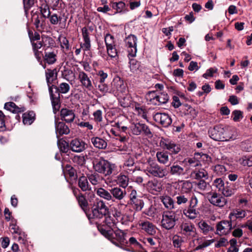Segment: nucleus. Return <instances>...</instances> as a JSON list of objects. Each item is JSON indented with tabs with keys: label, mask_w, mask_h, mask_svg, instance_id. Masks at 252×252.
I'll return each instance as SVG.
<instances>
[{
	"label": "nucleus",
	"mask_w": 252,
	"mask_h": 252,
	"mask_svg": "<svg viewBox=\"0 0 252 252\" xmlns=\"http://www.w3.org/2000/svg\"><path fill=\"white\" fill-rule=\"evenodd\" d=\"M160 199L166 208L168 209L174 208V201L171 197L168 195H162L160 197Z\"/></svg>",
	"instance_id": "obj_37"
},
{
	"label": "nucleus",
	"mask_w": 252,
	"mask_h": 252,
	"mask_svg": "<svg viewBox=\"0 0 252 252\" xmlns=\"http://www.w3.org/2000/svg\"><path fill=\"white\" fill-rule=\"evenodd\" d=\"M198 245L196 247L195 250L198 251L208 247L210 243L208 241H204L203 238H199L197 239Z\"/></svg>",
	"instance_id": "obj_55"
},
{
	"label": "nucleus",
	"mask_w": 252,
	"mask_h": 252,
	"mask_svg": "<svg viewBox=\"0 0 252 252\" xmlns=\"http://www.w3.org/2000/svg\"><path fill=\"white\" fill-rule=\"evenodd\" d=\"M105 43L107 47L115 45L114 37L109 33H107L105 36Z\"/></svg>",
	"instance_id": "obj_58"
},
{
	"label": "nucleus",
	"mask_w": 252,
	"mask_h": 252,
	"mask_svg": "<svg viewBox=\"0 0 252 252\" xmlns=\"http://www.w3.org/2000/svg\"><path fill=\"white\" fill-rule=\"evenodd\" d=\"M179 184H182V189L185 192L189 191L192 188V185L189 181L181 180L179 181Z\"/></svg>",
	"instance_id": "obj_54"
},
{
	"label": "nucleus",
	"mask_w": 252,
	"mask_h": 252,
	"mask_svg": "<svg viewBox=\"0 0 252 252\" xmlns=\"http://www.w3.org/2000/svg\"><path fill=\"white\" fill-rule=\"evenodd\" d=\"M45 2L48 4L53 9H57L60 7L59 5L61 4L62 0H44Z\"/></svg>",
	"instance_id": "obj_57"
},
{
	"label": "nucleus",
	"mask_w": 252,
	"mask_h": 252,
	"mask_svg": "<svg viewBox=\"0 0 252 252\" xmlns=\"http://www.w3.org/2000/svg\"><path fill=\"white\" fill-rule=\"evenodd\" d=\"M198 227L201 232L205 235L213 230V227L209 225L206 221L201 220L198 222Z\"/></svg>",
	"instance_id": "obj_46"
},
{
	"label": "nucleus",
	"mask_w": 252,
	"mask_h": 252,
	"mask_svg": "<svg viewBox=\"0 0 252 252\" xmlns=\"http://www.w3.org/2000/svg\"><path fill=\"white\" fill-rule=\"evenodd\" d=\"M208 172L204 169L201 167L196 170L191 172L189 177L193 179H200L202 178H208Z\"/></svg>",
	"instance_id": "obj_26"
},
{
	"label": "nucleus",
	"mask_w": 252,
	"mask_h": 252,
	"mask_svg": "<svg viewBox=\"0 0 252 252\" xmlns=\"http://www.w3.org/2000/svg\"><path fill=\"white\" fill-rule=\"evenodd\" d=\"M161 183L157 179H154L149 181L146 185V188L150 192L156 194L162 190Z\"/></svg>",
	"instance_id": "obj_21"
},
{
	"label": "nucleus",
	"mask_w": 252,
	"mask_h": 252,
	"mask_svg": "<svg viewBox=\"0 0 252 252\" xmlns=\"http://www.w3.org/2000/svg\"><path fill=\"white\" fill-rule=\"evenodd\" d=\"M158 94L155 91L149 92L146 95L147 101L151 104L156 105Z\"/></svg>",
	"instance_id": "obj_50"
},
{
	"label": "nucleus",
	"mask_w": 252,
	"mask_h": 252,
	"mask_svg": "<svg viewBox=\"0 0 252 252\" xmlns=\"http://www.w3.org/2000/svg\"><path fill=\"white\" fill-rule=\"evenodd\" d=\"M199 194L193 193L190 195L189 200V205L187 208L183 210L185 216L190 220L196 219L199 215V210L197 208L199 203Z\"/></svg>",
	"instance_id": "obj_4"
},
{
	"label": "nucleus",
	"mask_w": 252,
	"mask_h": 252,
	"mask_svg": "<svg viewBox=\"0 0 252 252\" xmlns=\"http://www.w3.org/2000/svg\"><path fill=\"white\" fill-rule=\"evenodd\" d=\"M246 216V212L245 210L237 209L233 210L229 214V218L232 220L234 219H242Z\"/></svg>",
	"instance_id": "obj_35"
},
{
	"label": "nucleus",
	"mask_w": 252,
	"mask_h": 252,
	"mask_svg": "<svg viewBox=\"0 0 252 252\" xmlns=\"http://www.w3.org/2000/svg\"><path fill=\"white\" fill-rule=\"evenodd\" d=\"M142 124L140 123H132L129 126L131 132L136 135H140L141 133V128Z\"/></svg>",
	"instance_id": "obj_49"
},
{
	"label": "nucleus",
	"mask_w": 252,
	"mask_h": 252,
	"mask_svg": "<svg viewBox=\"0 0 252 252\" xmlns=\"http://www.w3.org/2000/svg\"><path fill=\"white\" fill-rule=\"evenodd\" d=\"M223 132V127L220 126H216L209 129L208 134L209 136L214 140L222 141V139H224V137L222 136Z\"/></svg>",
	"instance_id": "obj_17"
},
{
	"label": "nucleus",
	"mask_w": 252,
	"mask_h": 252,
	"mask_svg": "<svg viewBox=\"0 0 252 252\" xmlns=\"http://www.w3.org/2000/svg\"><path fill=\"white\" fill-rule=\"evenodd\" d=\"M91 140L93 145L96 148L105 149L107 147V142L104 140L99 137H93L91 138Z\"/></svg>",
	"instance_id": "obj_32"
},
{
	"label": "nucleus",
	"mask_w": 252,
	"mask_h": 252,
	"mask_svg": "<svg viewBox=\"0 0 252 252\" xmlns=\"http://www.w3.org/2000/svg\"><path fill=\"white\" fill-rule=\"evenodd\" d=\"M225 185V184L221 178H217L215 179L213 183V185L218 189L219 191L221 192L223 188H224Z\"/></svg>",
	"instance_id": "obj_60"
},
{
	"label": "nucleus",
	"mask_w": 252,
	"mask_h": 252,
	"mask_svg": "<svg viewBox=\"0 0 252 252\" xmlns=\"http://www.w3.org/2000/svg\"><path fill=\"white\" fill-rule=\"evenodd\" d=\"M154 120L164 127H168L172 123L170 116L165 113H156L153 116Z\"/></svg>",
	"instance_id": "obj_14"
},
{
	"label": "nucleus",
	"mask_w": 252,
	"mask_h": 252,
	"mask_svg": "<svg viewBox=\"0 0 252 252\" xmlns=\"http://www.w3.org/2000/svg\"><path fill=\"white\" fill-rule=\"evenodd\" d=\"M78 186L82 191H87L86 194L90 202L95 197V194L89 184L88 177L84 176L80 177L78 179Z\"/></svg>",
	"instance_id": "obj_9"
},
{
	"label": "nucleus",
	"mask_w": 252,
	"mask_h": 252,
	"mask_svg": "<svg viewBox=\"0 0 252 252\" xmlns=\"http://www.w3.org/2000/svg\"><path fill=\"white\" fill-rule=\"evenodd\" d=\"M135 112L139 116L148 121L147 111L145 107H140L139 105L138 106H136L135 107Z\"/></svg>",
	"instance_id": "obj_52"
},
{
	"label": "nucleus",
	"mask_w": 252,
	"mask_h": 252,
	"mask_svg": "<svg viewBox=\"0 0 252 252\" xmlns=\"http://www.w3.org/2000/svg\"><path fill=\"white\" fill-rule=\"evenodd\" d=\"M50 22L52 25H57L59 23L63 27L65 26V23L67 17L63 14L62 16H58L57 14H53L50 16Z\"/></svg>",
	"instance_id": "obj_24"
},
{
	"label": "nucleus",
	"mask_w": 252,
	"mask_h": 252,
	"mask_svg": "<svg viewBox=\"0 0 252 252\" xmlns=\"http://www.w3.org/2000/svg\"><path fill=\"white\" fill-rule=\"evenodd\" d=\"M56 132L58 137L59 135L67 134L69 133L70 130L68 127L63 122L57 123L55 122Z\"/></svg>",
	"instance_id": "obj_27"
},
{
	"label": "nucleus",
	"mask_w": 252,
	"mask_h": 252,
	"mask_svg": "<svg viewBox=\"0 0 252 252\" xmlns=\"http://www.w3.org/2000/svg\"><path fill=\"white\" fill-rule=\"evenodd\" d=\"M87 177L90 183L94 186L99 184L102 180V178L97 173L89 174Z\"/></svg>",
	"instance_id": "obj_43"
},
{
	"label": "nucleus",
	"mask_w": 252,
	"mask_h": 252,
	"mask_svg": "<svg viewBox=\"0 0 252 252\" xmlns=\"http://www.w3.org/2000/svg\"><path fill=\"white\" fill-rule=\"evenodd\" d=\"M70 89V86L67 83H62L58 87L53 85L49 86V92L55 114L59 110L61 106L60 94H66L69 91Z\"/></svg>",
	"instance_id": "obj_1"
},
{
	"label": "nucleus",
	"mask_w": 252,
	"mask_h": 252,
	"mask_svg": "<svg viewBox=\"0 0 252 252\" xmlns=\"http://www.w3.org/2000/svg\"><path fill=\"white\" fill-rule=\"evenodd\" d=\"M115 236L114 237L121 245H124L126 243V233L121 230L118 229L114 231Z\"/></svg>",
	"instance_id": "obj_40"
},
{
	"label": "nucleus",
	"mask_w": 252,
	"mask_h": 252,
	"mask_svg": "<svg viewBox=\"0 0 252 252\" xmlns=\"http://www.w3.org/2000/svg\"><path fill=\"white\" fill-rule=\"evenodd\" d=\"M46 81L49 87V86H51V84L56 79L57 77V72L56 69H47L45 72Z\"/></svg>",
	"instance_id": "obj_36"
},
{
	"label": "nucleus",
	"mask_w": 252,
	"mask_h": 252,
	"mask_svg": "<svg viewBox=\"0 0 252 252\" xmlns=\"http://www.w3.org/2000/svg\"><path fill=\"white\" fill-rule=\"evenodd\" d=\"M241 163L244 166H252V156L250 157H245L242 158Z\"/></svg>",
	"instance_id": "obj_64"
},
{
	"label": "nucleus",
	"mask_w": 252,
	"mask_h": 252,
	"mask_svg": "<svg viewBox=\"0 0 252 252\" xmlns=\"http://www.w3.org/2000/svg\"><path fill=\"white\" fill-rule=\"evenodd\" d=\"M78 205L81 209L86 213L89 208V203L85 195L81 192H79L76 199Z\"/></svg>",
	"instance_id": "obj_28"
},
{
	"label": "nucleus",
	"mask_w": 252,
	"mask_h": 252,
	"mask_svg": "<svg viewBox=\"0 0 252 252\" xmlns=\"http://www.w3.org/2000/svg\"><path fill=\"white\" fill-rule=\"evenodd\" d=\"M178 212H180V211H164L162 215L161 226L167 230L174 228L176 221L179 219L177 214Z\"/></svg>",
	"instance_id": "obj_6"
},
{
	"label": "nucleus",
	"mask_w": 252,
	"mask_h": 252,
	"mask_svg": "<svg viewBox=\"0 0 252 252\" xmlns=\"http://www.w3.org/2000/svg\"><path fill=\"white\" fill-rule=\"evenodd\" d=\"M139 229L150 235H155L157 232V227L151 222L146 220H140L138 222Z\"/></svg>",
	"instance_id": "obj_12"
},
{
	"label": "nucleus",
	"mask_w": 252,
	"mask_h": 252,
	"mask_svg": "<svg viewBox=\"0 0 252 252\" xmlns=\"http://www.w3.org/2000/svg\"><path fill=\"white\" fill-rule=\"evenodd\" d=\"M112 202L116 200L118 201H122L126 195V192L125 189H121L120 187H116L111 189Z\"/></svg>",
	"instance_id": "obj_19"
},
{
	"label": "nucleus",
	"mask_w": 252,
	"mask_h": 252,
	"mask_svg": "<svg viewBox=\"0 0 252 252\" xmlns=\"http://www.w3.org/2000/svg\"><path fill=\"white\" fill-rule=\"evenodd\" d=\"M49 6H50L45 2L42 4L40 7V12L43 17L45 18H49L51 15Z\"/></svg>",
	"instance_id": "obj_51"
},
{
	"label": "nucleus",
	"mask_w": 252,
	"mask_h": 252,
	"mask_svg": "<svg viewBox=\"0 0 252 252\" xmlns=\"http://www.w3.org/2000/svg\"><path fill=\"white\" fill-rule=\"evenodd\" d=\"M232 117L234 122H239L243 117V112L240 110H235L232 113Z\"/></svg>",
	"instance_id": "obj_61"
},
{
	"label": "nucleus",
	"mask_w": 252,
	"mask_h": 252,
	"mask_svg": "<svg viewBox=\"0 0 252 252\" xmlns=\"http://www.w3.org/2000/svg\"><path fill=\"white\" fill-rule=\"evenodd\" d=\"M123 168L128 173L133 172L135 169L133 158L131 157L128 158L125 161L123 165Z\"/></svg>",
	"instance_id": "obj_33"
},
{
	"label": "nucleus",
	"mask_w": 252,
	"mask_h": 252,
	"mask_svg": "<svg viewBox=\"0 0 252 252\" xmlns=\"http://www.w3.org/2000/svg\"><path fill=\"white\" fill-rule=\"evenodd\" d=\"M144 171L148 176H152L159 178H163L169 174L168 169L164 166L158 165L155 162L148 160Z\"/></svg>",
	"instance_id": "obj_3"
},
{
	"label": "nucleus",
	"mask_w": 252,
	"mask_h": 252,
	"mask_svg": "<svg viewBox=\"0 0 252 252\" xmlns=\"http://www.w3.org/2000/svg\"><path fill=\"white\" fill-rule=\"evenodd\" d=\"M129 204L136 211H140L144 207V203L141 198L129 200Z\"/></svg>",
	"instance_id": "obj_34"
},
{
	"label": "nucleus",
	"mask_w": 252,
	"mask_h": 252,
	"mask_svg": "<svg viewBox=\"0 0 252 252\" xmlns=\"http://www.w3.org/2000/svg\"><path fill=\"white\" fill-rule=\"evenodd\" d=\"M197 188L201 191L208 190L210 189L209 184L204 180L199 181L196 184Z\"/></svg>",
	"instance_id": "obj_56"
},
{
	"label": "nucleus",
	"mask_w": 252,
	"mask_h": 252,
	"mask_svg": "<svg viewBox=\"0 0 252 252\" xmlns=\"http://www.w3.org/2000/svg\"><path fill=\"white\" fill-rule=\"evenodd\" d=\"M207 197L209 202L217 207H223L227 203V199L219 193L212 191L207 193Z\"/></svg>",
	"instance_id": "obj_7"
},
{
	"label": "nucleus",
	"mask_w": 252,
	"mask_h": 252,
	"mask_svg": "<svg viewBox=\"0 0 252 252\" xmlns=\"http://www.w3.org/2000/svg\"><path fill=\"white\" fill-rule=\"evenodd\" d=\"M137 37L133 34H130L125 39L126 46L128 52V56L134 57L137 53Z\"/></svg>",
	"instance_id": "obj_8"
},
{
	"label": "nucleus",
	"mask_w": 252,
	"mask_h": 252,
	"mask_svg": "<svg viewBox=\"0 0 252 252\" xmlns=\"http://www.w3.org/2000/svg\"><path fill=\"white\" fill-rule=\"evenodd\" d=\"M128 177L125 175L120 174L117 177V182L120 188L122 187L125 189L128 185Z\"/></svg>",
	"instance_id": "obj_42"
},
{
	"label": "nucleus",
	"mask_w": 252,
	"mask_h": 252,
	"mask_svg": "<svg viewBox=\"0 0 252 252\" xmlns=\"http://www.w3.org/2000/svg\"><path fill=\"white\" fill-rule=\"evenodd\" d=\"M235 192V189H234V185L228 182L225 183L224 188H223L221 191L222 194L226 197L231 196L232 194H234Z\"/></svg>",
	"instance_id": "obj_41"
},
{
	"label": "nucleus",
	"mask_w": 252,
	"mask_h": 252,
	"mask_svg": "<svg viewBox=\"0 0 252 252\" xmlns=\"http://www.w3.org/2000/svg\"><path fill=\"white\" fill-rule=\"evenodd\" d=\"M96 194L100 197L102 198L107 201H112L111 189H110V191H109L102 188H100L97 189Z\"/></svg>",
	"instance_id": "obj_31"
},
{
	"label": "nucleus",
	"mask_w": 252,
	"mask_h": 252,
	"mask_svg": "<svg viewBox=\"0 0 252 252\" xmlns=\"http://www.w3.org/2000/svg\"><path fill=\"white\" fill-rule=\"evenodd\" d=\"M58 146L61 151L63 153H66L70 148L69 144L62 139L58 140Z\"/></svg>",
	"instance_id": "obj_53"
},
{
	"label": "nucleus",
	"mask_w": 252,
	"mask_h": 252,
	"mask_svg": "<svg viewBox=\"0 0 252 252\" xmlns=\"http://www.w3.org/2000/svg\"><path fill=\"white\" fill-rule=\"evenodd\" d=\"M4 107L5 109L14 113L24 112L25 110L24 107H18L13 102L5 103Z\"/></svg>",
	"instance_id": "obj_30"
},
{
	"label": "nucleus",
	"mask_w": 252,
	"mask_h": 252,
	"mask_svg": "<svg viewBox=\"0 0 252 252\" xmlns=\"http://www.w3.org/2000/svg\"><path fill=\"white\" fill-rule=\"evenodd\" d=\"M222 136L224 139H222V141H228L230 140H235L237 137V135L235 131L231 128H224V132L222 133Z\"/></svg>",
	"instance_id": "obj_29"
},
{
	"label": "nucleus",
	"mask_w": 252,
	"mask_h": 252,
	"mask_svg": "<svg viewBox=\"0 0 252 252\" xmlns=\"http://www.w3.org/2000/svg\"><path fill=\"white\" fill-rule=\"evenodd\" d=\"M158 161L163 164H166L169 160V156L167 152H158L156 154Z\"/></svg>",
	"instance_id": "obj_47"
},
{
	"label": "nucleus",
	"mask_w": 252,
	"mask_h": 252,
	"mask_svg": "<svg viewBox=\"0 0 252 252\" xmlns=\"http://www.w3.org/2000/svg\"><path fill=\"white\" fill-rule=\"evenodd\" d=\"M86 146V143L83 140L77 138L72 140L69 144L70 149L76 153H80L84 151Z\"/></svg>",
	"instance_id": "obj_20"
},
{
	"label": "nucleus",
	"mask_w": 252,
	"mask_h": 252,
	"mask_svg": "<svg viewBox=\"0 0 252 252\" xmlns=\"http://www.w3.org/2000/svg\"><path fill=\"white\" fill-rule=\"evenodd\" d=\"M56 53L54 52H45L44 55V60L45 61L49 64H52L54 63L57 59H56Z\"/></svg>",
	"instance_id": "obj_44"
},
{
	"label": "nucleus",
	"mask_w": 252,
	"mask_h": 252,
	"mask_svg": "<svg viewBox=\"0 0 252 252\" xmlns=\"http://www.w3.org/2000/svg\"><path fill=\"white\" fill-rule=\"evenodd\" d=\"M92 216H89V219H101L108 215L109 209L103 200L96 199L92 207Z\"/></svg>",
	"instance_id": "obj_5"
},
{
	"label": "nucleus",
	"mask_w": 252,
	"mask_h": 252,
	"mask_svg": "<svg viewBox=\"0 0 252 252\" xmlns=\"http://www.w3.org/2000/svg\"><path fill=\"white\" fill-rule=\"evenodd\" d=\"M169 100V96L167 93H160L157 95V102L155 105H159L166 103Z\"/></svg>",
	"instance_id": "obj_48"
},
{
	"label": "nucleus",
	"mask_w": 252,
	"mask_h": 252,
	"mask_svg": "<svg viewBox=\"0 0 252 252\" xmlns=\"http://www.w3.org/2000/svg\"><path fill=\"white\" fill-rule=\"evenodd\" d=\"M94 120L95 122H101L102 121V112L100 110H97L93 113Z\"/></svg>",
	"instance_id": "obj_63"
},
{
	"label": "nucleus",
	"mask_w": 252,
	"mask_h": 252,
	"mask_svg": "<svg viewBox=\"0 0 252 252\" xmlns=\"http://www.w3.org/2000/svg\"><path fill=\"white\" fill-rule=\"evenodd\" d=\"M42 41H38L32 43V49L36 58L39 60L40 59L41 51H39L43 46Z\"/></svg>",
	"instance_id": "obj_45"
},
{
	"label": "nucleus",
	"mask_w": 252,
	"mask_h": 252,
	"mask_svg": "<svg viewBox=\"0 0 252 252\" xmlns=\"http://www.w3.org/2000/svg\"><path fill=\"white\" fill-rule=\"evenodd\" d=\"M23 123L24 125H31L35 119V114L33 111L25 113L23 114Z\"/></svg>",
	"instance_id": "obj_38"
},
{
	"label": "nucleus",
	"mask_w": 252,
	"mask_h": 252,
	"mask_svg": "<svg viewBox=\"0 0 252 252\" xmlns=\"http://www.w3.org/2000/svg\"><path fill=\"white\" fill-rule=\"evenodd\" d=\"M181 231L183 234L189 238L196 237V232L194 225L189 222H183L180 226Z\"/></svg>",
	"instance_id": "obj_11"
},
{
	"label": "nucleus",
	"mask_w": 252,
	"mask_h": 252,
	"mask_svg": "<svg viewBox=\"0 0 252 252\" xmlns=\"http://www.w3.org/2000/svg\"><path fill=\"white\" fill-rule=\"evenodd\" d=\"M160 145L163 148L168 150L172 154H174L178 153L181 150L180 147L178 144L168 139L162 140L160 142Z\"/></svg>",
	"instance_id": "obj_16"
},
{
	"label": "nucleus",
	"mask_w": 252,
	"mask_h": 252,
	"mask_svg": "<svg viewBox=\"0 0 252 252\" xmlns=\"http://www.w3.org/2000/svg\"><path fill=\"white\" fill-rule=\"evenodd\" d=\"M113 216L117 220L121 221L122 224H126L130 221V217L126 215H122L121 211L115 209Z\"/></svg>",
	"instance_id": "obj_39"
},
{
	"label": "nucleus",
	"mask_w": 252,
	"mask_h": 252,
	"mask_svg": "<svg viewBox=\"0 0 252 252\" xmlns=\"http://www.w3.org/2000/svg\"><path fill=\"white\" fill-rule=\"evenodd\" d=\"M112 8L116 10L115 13H125L128 11L126 4L122 1L118 2L111 1L110 2Z\"/></svg>",
	"instance_id": "obj_25"
},
{
	"label": "nucleus",
	"mask_w": 252,
	"mask_h": 252,
	"mask_svg": "<svg viewBox=\"0 0 252 252\" xmlns=\"http://www.w3.org/2000/svg\"><path fill=\"white\" fill-rule=\"evenodd\" d=\"M93 167L95 172L102 174L105 177L111 175L116 168L115 164L102 158L94 159Z\"/></svg>",
	"instance_id": "obj_2"
},
{
	"label": "nucleus",
	"mask_w": 252,
	"mask_h": 252,
	"mask_svg": "<svg viewBox=\"0 0 252 252\" xmlns=\"http://www.w3.org/2000/svg\"><path fill=\"white\" fill-rule=\"evenodd\" d=\"M60 114L61 119L68 123L72 122L75 117L74 111L67 108L62 109Z\"/></svg>",
	"instance_id": "obj_23"
},
{
	"label": "nucleus",
	"mask_w": 252,
	"mask_h": 252,
	"mask_svg": "<svg viewBox=\"0 0 252 252\" xmlns=\"http://www.w3.org/2000/svg\"><path fill=\"white\" fill-rule=\"evenodd\" d=\"M91 77L83 71H80L78 74V79L81 83V86L89 91L93 89V86L91 79Z\"/></svg>",
	"instance_id": "obj_18"
},
{
	"label": "nucleus",
	"mask_w": 252,
	"mask_h": 252,
	"mask_svg": "<svg viewBox=\"0 0 252 252\" xmlns=\"http://www.w3.org/2000/svg\"><path fill=\"white\" fill-rule=\"evenodd\" d=\"M93 29L91 27L88 29L86 27H84L82 29V37L83 39V43H81L80 46L85 51H89L91 47V40L90 38V35L92 32Z\"/></svg>",
	"instance_id": "obj_15"
},
{
	"label": "nucleus",
	"mask_w": 252,
	"mask_h": 252,
	"mask_svg": "<svg viewBox=\"0 0 252 252\" xmlns=\"http://www.w3.org/2000/svg\"><path fill=\"white\" fill-rule=\"evenodd\" d=\"M232 229V223L229 220H221L216 226V233L219 235L228 234Z\"/></svg>",
	"instance_id": "obj_13"
},
{
	"label": "nucleus",
	"mask_w": 252,
	"mask_h": 252,
	"mask_svg": "<svg viewBox=\"0 0 252 252\" xmlns=\"http://www.w3.org/2000/svg\"><path fill=\"white\" fill-rule=\"evenodd\" d=\"M215 171L220 176L225 174L226 169L224 165L219 164L215 166Z\"/></svg>",
	"instance_id": "obj_62"
},
{
	"label": "nucleus",
	"mask_w": 252,
	"mask_h": 252,
	"mask_svg": "<svg viewBox=\"0 0 252 252\" xmlns=\"http://www.w3.org/2000/svg\"><path fill=\"white\" fill-rule=\"evenodd\" d=\"M176 200L177 203L181 205L186 204L188 202L189 198L187 194H179L176 197Z\"/></svg>",
	"instance_id": "obj_59"
},
{
	"label": "nucleus",
	"mask_w": 252,
	"mask_h": 252,
	"mask_svg": "<svg viewBox=\"0 0 252 252\" xmlns=\"http://www.w3.org/2000/svg\"><path fill=\"white\" fill-rule=\"evenodd\" d=\"M187 175L201 167L200 162L195 158H188L183 161Z\"/></svg>",
	"instance_id": "obj_10"
},
{
	"label": "nucleus",
	"mask_w": 252,
	"mask_h": 252,
	"mask_svg": "<svg viewBox=\"0 0 252 252\" xmlns=\"http://www.w3.org/2000/svg\"><path fill=\"white\" fill-rule=\"evenodd\" d=\"M172 175L184 177L187 175L185 167L174 163L170 167L169 172Z\"/></svg>",
	"instance_id": "obj_22"
}]
</instances>
